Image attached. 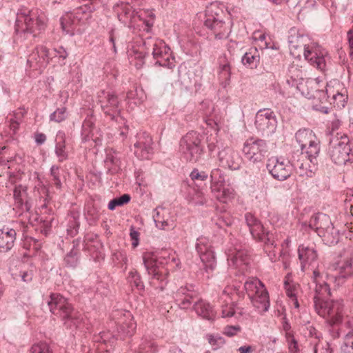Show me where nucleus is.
Instances as JSON below:
<instances>
[{
	"instance_id": "e2e57ef3",
	"label": "nucleus",
	"mask_w": 353,
	"mask_h": 353,
	"mask_svg": "<svg viewBox=\"0 0 353 353\" xmlns=\"http://www.w3.org/2000/svg\"><path fill=\"white\" fill-rule=\"evenodd\" d=\"M130 236L132 239V240L133 241H132V246L134 248H136L138 244H139V233L134 230L133 228H131L130 230Z\"/></svg>"
},
{
	"instance_id": "6e6552de",
	"label": "nucleus",
	"mask_w": 353,
	"mask_h": 353,
	"mask_svg": "<svg viewBox=\"0 0 353 353\" xmlns=\"http://www.w3.org/2000/svg\"><path fill=\"white\" fill-rule=\"evenodd\" d=\"M327 279L333 281L335 285H343L353 276V266L351 259H345L330 264L327 268Z\"/></svg>"
},
{
	"instance_id": "39448f33",
	"label": "nucleus",
	"mask_w": 353,
	"mask_h": 353,
	"mask_svg": "<svg viewBox=\"0 0 353 353\" xmlns=\"http://www.w3.org/2000/svg\"><path fill=\"white\" fill-rule=\"evenodd\" d=\"M314 308L317 314L326 319L330 325L342 323L343 317V303L341 300H325L314 299Z\"/></svg>"
},
{
	"instance_id": "052dcab7",
	"label": "nucleus",
	"mask_w": 353,
	"mask_h": 353,
	"mask_svg": "<svg viewBox=\"0 0 353 353\" xmlns=\"http://www.w3.org/2000/svg\"><path fill=\"white\" fill-rule=\"evenodd\" d=\"M235 313L234 307L232 305H226L222 309V317H231Z\"/></svg>"
},
{
	"instance_id": "ddd939ff",
	"label": "nucleus",
	"mask_w": 353,
	"mask_h": 353,
	"mask_svg": "<svg viewBox=\"0 0 353 353\" xmlns=\"http://www.w3.org/2000/svg\"><path fill=\"white\" fill-rule=\"evenodd\" d=\"M266 168L272 177L278 181L286 180L292 173V161L283 157H271L268 161Z\"/></svg>"
},
{
	"instance_id": "4be33fe9",
	"label": "nucleus",
	"mask_w": 353,
	"mask_h": 353,
	"mask_svg": "<svg viewBox=\"0 0 353 353\" xmlns=\"http://www.w3.org/2000/svg\"><path fill=\"white\" fill-rule=\"evenodd\" d=\"M177 300L180 301L179 306L181 309L186 310L192 303L199 299L198 294L194 290V287L190 285L182 286L176 292Z\"/></svg>"
},
{
	"instance_id": "680f3d73",
	"label": "nucleus",
	"mask_w": 353,
	"mask_h": 353,
	"mask_svg": "<svg viewBox=\"0 0 353 353\" xmlns=\"http://www.w3.org/2000/svg\"><path fill=\"white\" fill-rule=\"evenodd\" d=\"M206 124L215 131L219 130V121L217 119L208 118L205 120Z\"/></svg>"
},
{
	"instance_id": "de8ad7c7",
	"label": "nucleus",
	"mask_w": 353,
	"mask_h": 353,
	"mask_svg": "<svg viewBox=\"0 0 353 353\" xmlns=\"http://www.w3.org/2000/svg\"><path fill=\"white\" fill-rule=\"evenodd\" d=\"M66 108L65 107L57 108L54 112L50 116V121L55 122H61L65 120L66 117Z\"/></svg>"
},
{
	"instance_id": "f8f14e48",
	"label": "nucleus",
	"mask_w": 353,
	"mask_h": 353,
	"mask_svg": "<svg viewBox=\"0 0 353 353\" xmlns=\"http://www.w3.org/2000/svg\"><path fill=\"white\" fill-rule=\"evenodd\" d=\"M255 125L263 136L269 137L272 134L277 126L275 113L271 109L259 110L255 118Z\"/></svg>"
},
{
	"instance_id": "5701e85b",
	"label": "nucleus",
	"mask_w": 353,
	"mask_h": 353,
	"mask_svg": "<svg viewBox=\"0 0 353 353\" xmlns=\"http://www.w3.org/2000/svg\"><path fill=\"white\" fill-rule=\"evenodd\" d=\"M50 311L54 316L61 318L63 323L66 319V299L59 294H52L48 301Z\"/></svg>"
},
{
	"instance_id": "20e7f679",
	"label": "nucleus",
	"mask_w": 353,
	"mask_h": 353,
	"mask_svg": "<svg viewBox=\"0 0 353 353\" xmlns=\"http://www.w3.org/2000/svg\"><path fill=\"white\" fill-rule=\"evenodd\" d=\"M202 135L196 131L188 132L180 141V151L183 158L190 163L200 162L203 159Z\"/></svg>"
},
{
	"instance_id": "2f4dec72",
	"label": "nucleus",
	"mask_w": 353,
	"mask_h": 353,
	"mask_svg": "<svg viewBox=\"0 0 353 353\" xmlns=\"http://www.w3.org/2000/svg\"><path fill=\"white\" fill-rule=\"evenodd\" d=\"M290 77L287 79V83L291 87H295L298 90L301 89L303 81V72L296 65H292L289 69Z\"/></svg>"
},
{
	"instance_id": "c756f323",
	"label": "nucleus",
	"mask_w": 353,
	"mask_h": 353,
	"mask_svg": "<svg viewBox=\"0 0 353 353\" xmlns=\"http://www.w3.org/2000/svg\"><path fill=\"white\" fill-rule=\"evenodd\" d=\"M212 192L217 200L222 203H227L234 196V189L230 185H219L212 188Z\"/></svg>"
},
{
	"instance_id": "cd10ccee",
	"label": "nucleus",
	"mask_w": 353,
	"mask_h": 353,
	"mask_svg": "<svg viewBox=\"0 0 353 353\" xmlns=\"http://www.w3.org/2000/svg\"><path fill=\"white\" fill-rule=\"evenodd\" d=\"M193 310L199 316L208 320H213L216 315V312L210 303L199 298L194 303Z\"/></svg>"
},
{
	"instance_id": "864d4df0",
	"label": "nucleus",
	"mask_w": 353,
	"mask_h": 353,
	"mask_svg": "<svg viewBox=\"0 0 353 353\" xmlns=\"http://www.w3.org/2000/svg\"><path fill=\"white\" fill-rule=\"evenodd\" d=\"M346 99L347 97L339 92L332 96V103L338 107H344Z\"/></svg>"
},
{
	"instance_id": "7c9ffc66",
	"label": "nucleus",
	"mask_w": 353,
	"mask_h": 353,
	"mask_svg": "<svg viewBox=\"0 0 353 353\" xmlns=\"http://www.w3.org/2000/svg\"><path fill=\"white\" fill-rule=\"evenodd\" d=\"M231 68L230 63L224 58L219 60V79L221 85L225 88L230 82Z\"/></svg>"
},
{
	"instance_id": "c03bdc74",
	"label": "nucleus",
	"mask_w": 353,
	"mask_h": 353,
	"mask_svg": "<svg viewBox=\"0 0 353 353\" xmlns=\"http://www.w3.org/2000/svg\"><path fill=\"white\" fill-rule=\"evenodd\" d=\"M79 250L75 248V245H73V248L69 254H68V267L74 268L79 263L78 255Z\"/></svg>"
},
{
	"instance_id": "a19ab883",
	"label": "nucleus",
	"mask_w": 353,
	"mask_h": 353,
	"mask_svg": "<svg viewBox=\"0 0 353 353\" xmlns=\"http://www.w3.org/2000/svg\"><path fill=\"white\" fill-rule=\"evenodd\" d=\"M130 196L128 194H124L119 197L112 199L108 205L110 210H114L118 206H122L130 201Z\"/></svg>"
},
{
	"instance_id": "393cba45",
	"label": "nucleus",
	"mask_w": 353,
	"mask_h": 353,
	"mask_svg": "<svg viewBox=\"0 0 353 353\" xmlns=\"http://www.w3.org/2000/svg\"><path fill=\"white\" fill-rule=\"evenodd\" d=\"M250 232L254 239L257 241L263 242L266 247L276 246L275 244L274 234L267 230L262 223L258 224L256 227Z\"/></svg>"
},
{
	"instance_id": "f03ea898",
	"label": "nucleus",
	"mask_w": 353,
	"mask_h": 353,
	"mask_svg": "<svg viewBox=\"0 0 353 353\" xmlns=\"http://www.w3.org/2000/svg\"><path fill=\"white\" fill-rule=\"evenodd\" d=\"M47 19L37 12L21 7L17 14L14 30L17 36L22 40L36 37L46 30Z\"/></svg>"
},
{
	"instance_id": "f257e3e1",
	"label": "nucleus",
	"mask_w": 353,
	"mask_h": 353,
	"mask_svg": "<svg viewBox=\"0 0 353 353\" xmlns=\"http://www.w3.org/2000/svg\"><path fill=\"white\" fill-rule=\"evenodd\" d=\"M288 42L290 53L293 57L300 59L303 55L314 67L321 71L325 70L330 59L327 52L318 44L311 43L307 36L291 30Z\"/></svg>"
},
{
	"instance_id": "0eeeda50",
	"label": "nucleus",
	"mask_w": 353,
	"mask_h": 353,
	"mask_svg": "<svg viewBox=\"0 0 353 353\" xmlns=\"http://www.w3.org/2000/svg\"><path fill=\"white\" fill-rule=\"evenodd\" d=\"M244 290L253 305L259 312H267L270 307L269 294L264 284L257 278H251L244 283Z\"/></svg>"
},
{
	"instance_id": "1a4fd4ad",
	"label": "nucleus",
	"mask_w": 353,
	"mask_h": 353,
	"mask_svg": "<svg viewBox=\"0 0 353 353\" xmlns=\"http://www.w3.org/2000/svg\"><path fill=\"white\" fill-rule=\"evenodd\" d=\"M295 139L299 143L302 152L309 157H317L320 152V141L312 130L301 129L295 134Z\"/></svg>"
},
{
	"instance_id": "9b49d317",
	"label": "nucleus",
	"mask_w": 353,
	"mask_h": 353,
	"mask_svg": "<svg viewBox=\"0 0 353 353\" xmlns=\"http://www.w3.org/2000/svg\"><path fill=\"white\" fill-rule=\"evenodd\" d=\"M97 103L103 113L110 116L112 120L119 114L121 101L118 96L109 90H101L97 92Z\"/></svg>"
},
{
	"instance_id": "37998d69",
	"label": "nucleus",
	"mask_w": 353,
	"mask_h": 353,
	"mask_svg": "<svg viewBox=\"0 0 353 353\" xmlns=\"http://www.w3.org/2000/svg\"><path fill=\"white\" fill-rule=\"evenodd\" d=\"M212 221L219 228L230 226L232 223V221L228 215H217L216 217L213 218Z\"/></svg>"
},
{
	"instance_id": "412c9836",
	"label": "nucleus",
	"mask_w": 353,
	"mask_h": 353,
	"mask_svg": "<svg viewBox=\"0 0 353 353\" xmlns=\"http://www.w3.org/2000/svg\"><path fill=\"white\" fill-rule=\"evenodd\" d=\"M138 140L134 144V154L139 159H148L152 153V139L151 137L144 132L137 137Z\"/></svg>"
},
{
	"instance_id": "79ce46f5",
	"label": "nucleus",
	"mask_w": 353,
	"mask_h": 353,
	"mask_svg": "<svg viewBox=\"0 0 353 353\" xmlns=\"http://www.w3.org/2000/svg\"><path fill=\"white\" fill-rule=\"evenodd\" d=\"M157 350V347L154 343L144 339L139 345L138 351L134 353H155Z\"/></svg>"
},
{
	"instance_id": "69168bd1",
	"label": "nucleus",
	"mask_w": 353,
	"mask_h": 353,
	"mask_svg": "<svg viewBox=\"0 0 353 353\" xmlns=\"http://www.w3.org/2000/svg\"><path fill=\"white\" fill-rule=\"evenodd\" d=\"M130 274L132 275V277L134 279V282L137 287H142L143 284L142 282L140 280V276L137 273V271L134 273L133 272H130Z\"/></svg>"
},
{
	"instance_id": "4c0bfd02",
	"label": "nucleus",
	"mask_w": 353,
	"mask_h": 353,
	"mask_svg": "<svg viewBox=\"0 0 353 353\" xmlns=\"http://www.w3.org/2000/svg\"><path fill=\"white\" fill-rule=\"evenodd\" d=\"M210 181L211 183V188L223 185L225 180L222 171L218 168L213 169L210 173Z\"/></svg>"
},
{
	"instance_id": "6e6d98bb",
	"label": "nucleus",
	"mask_w": 353,
	"mask_h": 353,
	"mask_svg": "<svg viewBox=\"0 0 353 353\" xmlns=\"http://www.w3.org/2000/svg\"><path fill=\"white\" fill-rule=\"evenodd\" d=\"M19 123H20L19 121L15 118L11 117L9 119L8 126H9L10 130L8 132V134L10 135H13V134H16V132H17V130L19 129Z\"/></svg>"
},
{
	"instance_id": "9d476101",
	"label": "nucleus",
	"mask_w": 353,
	"mask_h": 353,
	"mask_svg": "<svg viewBox=\"0 0 353 353\" xmlns=\"http://www.w3.org/2000/svg\"><path fill=\"white\" fill-rule=\"evenodd\" d=\"M268 151L265 140L248 139L243 144V153L247 160L254 163L261 162L265 157Z\"/></svg>"
},
{
	"instance_id": "603ef678",
	"label": "nucleus",
	"mask_w": 353,
	"mask_h": 353,
	"mask_svg": "<svg viewBox=\"0 0 353 353\" xmlns=\"http://www.w3.org/2000/svg\"><path fill=\"white\" fill-rule=\"evenodd\" d=\"M341 350L343 353H353V335H347Z\"/></svg>"
},
{
	"instance_id": "4d7b16f0",
	"label": "nucleus",
	"mask_w": 353,
	"mask_h": 353,
	"mask_svg": "<svg viewBox=\"0 0 353 353\" xmlns=\"http://www.w3.org/2000/svg\"><path fill=\"white\" fill-rule=\"evenodd\" d=\"M187 74H187L185 68H183V70L181 68V67L179 68V81L181 82V83L182 85H187L190 82V78L188 77H185Z\"/></svg>"
},
{
	"instance_id": "aec40b11",
	"label": "nucleus",
	"mask_w": 353,
	"mask_h": 353,
	"mask_svg": "<svg viewBox=\"0 0 353 353\" xmlns=\"http://www.w3.org/2000/svg\"><path fill=\"white\" fill-rule=\"evenodd\" d=\"M50 54L48 49L43 46H37L30 54L28 59V63L34 70H41L48 63Z\"/></svg>"
},
{
	"instance_id": "bb28decb",
	"label": "nucleus",
	"mask_w": 353,
	"mask_h": 353,
	"mask_svg": "<svg viewBox=\"0 0 353 353\" xmlns=\"http://www.w3.org/2000/svg\"><path fill=\"white\" fill-rule=\"evenodd\" d=\"M16 235L14 229H0V252H6L12 249L16 240Z\"/></svg>"
},
{
	"instance_id": "0e129e2a",
	"label": "nucleus",
	"mask_w": 353,
	"mask_h": 353,
	"mask_svg": "<svg viewBox=\"0 0 353 353\" xmlns=\"http://www.w3.org/2000/svg\"><path fill=\"white\" fill-rule=\"evenodd\" d=\"M21 276L24 282L28 283L32 281L33 274L32 271H24L21 272Z\"/></svg>"
},
{
	"instance_id": "bf43d9fd",
	"label": "nucleus",
	"mask_w": 353,
	"mask_h": 353,
	"mask_svg": "<svg viewBox=\"0 0 353 353\" xmlns=\"http://www.w3.org/2000/svg\"><path fill=\"white\" fill-rule=\"evenodd\" d=\"M119 159L117 158L112 152L107 153L105 162L107 165L109 163L114 165H119Z\"/></svg>"
},
{
	"instance_id": "58836bf2",
	"label": "nucleus",
	"mask_w": 353,
	"mask_h": 353,
	"mask_svg": "<svg viewBox=\"0 0 353 353\" xmlns=\"http://www.w3.org/2000/svg\"><path fill=\"white\" fill-rule=\"evenodd\" d=\"M191 179L195 183L196 185L200 187L202 183L208 180V174L204 171H199L197 169L193 170L190 175Z\"/></svg>"
},
{
	"instance_id": "f3484780",
	"label": "nucleus",
	"mask_w": 353,
	"mask_h": 353,
	"mask_svg": "<svg viewBox=\"0 0 353 353\" xmlns=\"http://www.w3.org/2000/svg\"><path fill=\"white\" fill-rule=\"evenodd\" d=\"M298 255L302 271L304 272L307 266L317 267L318 253L314 244L300 245L298 248Z\"/></svg>"
},
{
	"instance_id": "a211bd4d",
	"label": "nucleus",
	"mask_w": 353,
	"mask_h": 353,
	"mask_svg": "<svg viewBox=\"0 0 353 353\" xmlns=\"http://www.w3.org/2000/svg\"><path fill=\"white\" fill-rule=\"evenodd\" d=\"M220 165L232 170H239L242 163V159L237 152L229 147H225L218 153Z\"/></svg>"
},
{
	"instance_id": "a878e982",
	"label": "nucleus",
	"mask_w": 353,
	"mask_h": 353,
	"mask_svg": "<svg viewBox=\"0 0 353 353\" xmlns=\"http://www.w3.org/2000/svg\"><path fill=\"white\" fill-rule=\"evenodd\" d=\"M14 199L16 207L19 208L21 211L20 215L30 211L31 205L27 201L26 187L21 185L15 186L14 189Z\"/></svg>"
},
{
	"instance_id": "13d9d810",
	"label": "nucleus",
	"mask_w": 353,
	"mask_h": 353,
	"mask_svg": "<svg viewBox=\"0 0 353 353\" xmlns=\"http://www.w3.org/2000/svg\"><path fill=\"white\" fill-rule=\"evenodd\" d=\"M297 290L298 288L296 285L285 283L286 294L291 299H295V297H296Z\"/></svg>"
},
{
	"instance_id": "7ed1b4c3",
	"label": "nucleus",
	"mask_w": 353,
	"mask_h": 353,
	"mask_svg": "<svg viewBox=\"0 0 353 353\" xmlns=\"http://www.w3.org/2000/svg\"><path fill=\"white\" fill-rule=\"evenodd\" d=\"M223 6L218 2L210 3L205 11L204 26L216 39H227L231 32V23L225 21Z\"/></svg>"
},
{
	"instance_id": "338daca9",
	"label": "nucleus",
	"mask_w": 353,
	"mask_h": 353,
	"mask_svg": "<svg viewBox=\"0 0 353 353\" xmlns=\"http://www.w3.org/2000/svg\"><path fill=\"white\" fill-rule=\"evenodd\" d=\"M35 142L39 144H43L46 140V136L43 133H37L34 136Z\"/></svg>"
},
{
	"instance_id": "5fc2aeb1",
	"label": "nucleus",
	"mask_w": 353,
	"mask_h": 353,
	"mask_svg": "<svg viewBox=\"0 0 353 353\" xmlns=\"http://www.w3.org/2000/svg\"><path fill=\"white\" fill-rule=\"evenodd\" d=\"M241 328L239 325H228L225 327L223 334L229 337L235 336L241 331Z\"/></svg>"
},
{
	"instance_id": "6ab92c4d",
	"label": "nucleus",
	"mask_w": 353,
	"mask_h": 353,
	"mask_svg": "<svg viewBox=\"0 0 353 353\" xmlns=\"http://www.w3.org/2000/svg\"><path fill=\"white\" fill-rule=\"evenodd\" d=\"M350 152L351 148L347 143L339 141L330 150V155L334 163L343 165L352 160Z\"/></svg>"
},
{
	"instance_id": "ea45409f",
	"label": "nucleus",
	"mask_w": 353,
	"mask_h": 353,
	"mask_svg": "<svg viewBox=\"0 0 353 353\" xmlns=\"http://www.w3.org/2000/svg\"><path fill=\"white\" fill-rule=\"evenodd\" d=\"M162 40H159L154 37H148L143 40V48L145 53L149 54L150 52L152 54V51L158 47L159 45V42H161Z\"/></svg>"
},
{
	"instance_id": "473e14b6",
	"label": "nucleus",
	"mask_w": 353,
	"mask_h": 353,
	"mask_svg": "<svg viewBox=\"0 0 353 353\" xmlns=\"http://www.w3.org/2000/svg\"><path fill=\"white\" fill-rule=\"evenodd\" d=\"M259 53L256 48H252L243 56L241 62L250 68H256L259 63Z\"/></svg>"
},
{
	"instance_id": "774afa93",
	"label": "nucleus",
	"mask_w": 353,
	"mask_h": 353,
	"mask_svg": "<svg viewBox=\"0 0 353 353\" xmlns=\"http://www.w3.org/2000/svg\"><path fill=\"white\" fill-rule=\"evenodd\" d=\"M312 268L313 270L312 279H313L314 283H315L316 284L319 282H321L322 281L321 280V274H320L319 271L316 269V267Z\"/></svg>"
},
{
	"instance_id": "c85d7f7f",
	"label": "nucleus",
	"mask_w": 353,
	"mask_h": 353,
	"mask_svg": "<svg viewBox=\"0 0 353 353\" xmlns=\"http://www.w3.org/2000/svg\"><path fill=\"white\" fill-rule=\"evenodd\" d=\"M116 323L123 333L129 336H132L134 334L136 329V323L133 321L132 316L129 312L123 313V316H121Z\"/></svg>"
},
{
	"instance_id": "b1692460",
	"label": "nucleus",
	"mask_w": 353,
	"mask_h": 353,
	"mask_svg": "<svg viewBox=\"0 0 353 353\" xmlns=\"http://www.w3.org/2000/svg\"><path fill=\"white\" fill-rule=\"evenodd\" d=\"M159 45L152 51V56L157 60L156 63L161 66L172 68V63L170 62L172 52L168 46L161 41Z\"/></svg>"
},
{
	"instance_id": "49530a36",
	"label": "nucleus",
	"mask_w": 353,
	"mask_h": 353,
	"mask_svg": "<svg viewBox=\"0 0 353 353\" xmlns=\"http://www.w3.org/2000/svg\"><path fill=\"white\" fill-rule=\"evenodd\" d=\"M32 353H52L49 345L45 342L34 344L31 347Z\"/></svg>"
},
{
	"instance_id": "72a5a7b5",
	"label": "nucleus",
	"mask_w": 353,
	"mask_h": 353,
	"mask_svg": "<svg viewBox=\"0 0 353 353\" xmlns=\"http://www.w3.org/2000/svg\"><path fill=\"white\" fill-rule=\"evenodd\" d=\"M165 210L163 208H157L153 211V219L155 222L156 226L161 230H165L166 227L172 226L168 218L165 217Z\"/></svg>"
},
{
	"instance_id": "f704fd0d",
	"label": "nucleus",
	"mask_w": 353,
	"mask_h": 353,
	"mask_svg": "<svg viewBox=\"0 0 353 353\" xmlns=\"http://www.w3.org/2000/svg\"><path fill=\"white\" fill-rule=\"evenodd\" d=\"M117 7L121 10V12L119 10H117L119 20L125 24L131 22L132 19L134 17V11L132 10V7L123 2L117 4Z\"/></svg>"
},
{
	"instance_id": "2eb2a0df",
	"label": "nucleus",
	"mask_w": 353,
	"mask_h": 353,
	"mask_svg": "<svg viewBox=\"0 0 353 353\" xmlns=\"http://www.w3.org/2000/svg\"><path fill=\"white\" fill-rule=\"evenodd\" d=\"M309 228L315 230L320 236L338 235V231L334 229L330 216L323 213L314 214L309 221Z\"/></svg>"
},
{
	"instance_id": "09e8293b",
	"label": "nucleus",
	"mask_w": 353,
	"mask_h": 353,
	"mask_svg": "<svg viewBox=\"0 0 353 353\" xmlns=\"http://www.w3.org/2000/svg\"><path fill=\"white\" fill-rule=\"evenodd\" d=\"M245 221L250 232L256 227L258 224L261 223V222L251 213H246L245 214Z\"/></svg>"
},
{
	"instance_id": "423d86ee",
	"label": "nucleus",
	"mask_w": 353,
	"mask_h": 353,
	"mask_svg": "<svg viewBox=\"0 0 353 353\" xmlns=\"http://www.w3.org/2000/svg\"><path fill=\"white\" fill-rule=\"evenodd\" d=\"M165 261V259L154 258L153 255L150 253H145L143 255V263L148 274L151 275L153 279L160 281L162 283L165 282L166 284V279L169 272L168 268L165 267V265L172 267V264L174 263L176 267H179V263L176 262L174 257L169 258L168 261ZM160 288L163 289V285L162 284Z\"/></svg>"
},
{
	"instance_id": "8fccbe9b",
	"label": "nucleus",
	"mask_w": 353,
	"mask_h": 353,
	"mask_svg": "<svg viewBox=\"0 0 353 353\" xmlns=\"http://www.w3.org/2000/svg\"><path fill=\"white\" fill-rule=\"evenodd\" d=\"M192 202H193L196 205H203L206 203V199L203 195V193L199 190H194V193L192 196Z\"/></svg>"
},
{
	"instance_id": "a18cd8bd",
	"label": "nucleus",
	"mask_w": 353,
	"mask_h": 353,
	"mask_svg": "<svg viewBox=\"0 0 353 353\" xmlns=\"http://www.w3.org/2000/svg\"><path fill=\"white\" fill-rule=\"evenodd\" d=\"M285 337L288 343V348L290 353H299V347L297 341L291 332L285 334Z\"/></svg>"
},
{
	"instance_id": "e433bc0d",
	"label": "nucleus",
	"mask_w": 353,
	"mask_h": 353,
	"mask_svg": "<svg viewBox=\"0 0 353 353\" xmlns=\"http://www.w3.org/2000/svg\"><path fill=\"white\" fill-rule=\"evenodd\" d=\"M330 295V288L327 282L322 281L316 284L314 299L316 297H319V299H324L326 296Z\"/></svg>"
},
{
	"instance_id": "c9c22d12",
	"label": "nucleus",
	"mask_w": 353,
	"mask_h": 353,
	"mask_svg": "<svg viewBox=\"0 0 353 353\" xmlns=\"http://www.w3.org/2000/svg\"><path fill=\"white\" fill-rule=\"evenodd\" d=\"M65 139L66 136L65 132L63 131H59L55 138V152L60 161L65 159Z\"/></svg>"
},
{
	"instance_id": "3c124183",
	"label": "nucleus",
	"mask_w": 353,
	"mask_h": 353,
	"mask_svg": "<svg viewBox=\"0 0 353 353\" xmlns=\"http://www.w3.org/2000/svg\"><path fill=\"white\" fill-rule=\"evenodd\" d=\"M23 162V158L20 155H16L14 156V157L10 160H5V159H3L2 157H0V165H7L8 163L9 164V165L8 166V169H10L11 167L13 166V163H16L18 165H19L20 164H21Z\"/></svg>"
},
{
	"instance_id": "4468645a",
	"label": "nucleus",
	"mask_w": 353,
	"mask_h": 353,
	"mask_svg": "<svg viewBox=\"0 0 353 353\" xmlns=\"http://www.w3.org/2000/svg\"><path fill=\"white\" fill-rule=\"evenodd\" d=\"M316 157H309L307 154L305 155L303 153L298 155L297 159H295V157H293L292 160V170H294L301 177H312L316 170Z\"/></svg>"
},
{
	"instance_id": "dca6fc26",
	"label": "nucleus",
	"mask_w": 353,
	"mask_h": 353,
	"mask_svg": "<svg viewBox=\"0 0 353 353\" xmlns=\"http://www.w3.org/2000/svg\"><path fill=\"white\" fill-rule=\"evenodd\" d=\"M196 250L203 263L205 272L209 273V272L213 271L216 267L214 252L211 249L210 245L205 243V239H200L197 240Z\"/></svg>"
}]
</instances>
